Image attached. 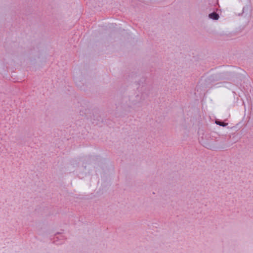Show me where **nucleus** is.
I'll list each match as a JSON object with an SVG mask.
<instances>
[{"instance_id":"obj_1","label":"nucleus","mask_w":253,"mask_h":253,"mask_svg":"<svg viewBox=\"0 0 253 253\" xmlns=\"http://www.w3.org/2000/svg\"><path fill=\"white\" fill-rule=\"evenodd\" d=\"M209 17L211 19L217 20L219 18V15L217 13L213 12L210 14Z\"/></svg>"},{"instance_id":"obj_2","label":"nucleus","mask_w":253,"mask_h":253,"mask_svg":"<svg viewBox=\"0 0 253 253\" xmlns=\"http://www.w3.org/2000/svg\"><path fill=\"white\" fill-rule=\"evenodd\" d=\"M220 125H221V126H224V125H223V124H220Z\"/></svg>"}]
</instances>
